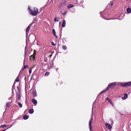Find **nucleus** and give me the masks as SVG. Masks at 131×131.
<instances>
[{"mask_svg": "<svg viewBox=\"0 0 131 131\" xmlns=\"http://www.w3.org/2000/svg\"><path fill=\"white\" fill-rule=\"evenodd\" d=\"M29 117V116L27 115H25L23 117V119L24 120L27 119Z\"/></svg>", "mask_w": 131, "mask_h": 131, "instance_id": "obj_16", "label": "nucleus"}, {"mask_svg": "<svg viewBox=\"0 0 131 131\" xmlns=\"http://www.w3.org/2000/svg\"><path fill=\"white\" fill-rule=\"evenodd\" d=\"M27 46H26L25 47V56H26V54H27V52H26V47H27Z\"/></svg>", "mask_w": 131, "mask_h": 131, "instance_id": "obj_34", "label": "nucleus"}, {"mask_svg": "<svg viewBox=\"0 0 131 131\" xmlns=\"http://www.w3.org/2000/svg\"><path fill=\"white\" fill-rule=\"evenodd\" d=\"M110 120L111 122H113V119H112L111 118V119H110Z\"/></svg>", "mask_w": 131, "mask_h": 131, "instance_id": "obj_51", "label": "nucleus"}, {"mask_svg": "<svg viewBox=\"0 0 131 131\" xmlns=\"http://www.w3.org/2000/svg\"><path fill=\"white\" fill-rule=\"evenodd\" d=\"M32 96L34 97H36L37 96V92L36 90L34 89L32 91Z\"/></svg>", "mask_w": 131, "mask_h": 131, "instance_id": "obj_7", "label": "nucleus"}, {"mask_svg": "<svg viewBox=\"0 0 131 131\" xmlns=\"http://www.w3.org/2000/svg\"><path fill=\"white\" fill-rule=\"evenodd\" d=\"M60 39H61V36H62V35H61V32H60Z\"/></svg>", "mask_w": 131, "mask_h": 131, "instance_id": "obj_46", "label": "nucleus"}, {"mask_svg": "<svg viewBox=\"0 0 131 131\" xmlns=\"http://www.w3.org/2000/svg\"><path fill=\"white\" fill-rule=\"evenodd\" d=\"M116 82H114L111 83L109 84L108 86L107 87V88L108 90L110 88H112L114 87L116 85Z\"/></svg>", "mask_w": 131, "mask_h": 131, "instance_id": "obj_4", "label": "nucleus"}, {"mask_svg": "<svg viewBox=\"0 0 131 131\" xmlns=\"http://www.w3.org/2000/svg\"><path fill=\"white\" fill-rule=\"evenodd\" d=\"M119 113L122 115H123L121 113Z\"/></svg>", "mask_w": 131, "mask_h": 131, "instance_id": "obj_64", "label": "nucleus"}, {"mask_svg": "<svg viewBox=\"0 0 131 131\" xmlns=\"http://www.w3.org/2000/svg\"><path fill=\"white\" fill-rule=\"evenodd\" d=\"M67 11H65L64 12V13H62V14L63 15H66V14L67 13Z\"/></svg>", "mask_w": 131, "mask_h": 131, "instance_id": "obj_35", "label": "nucleus"}, {"mask_svg": "<svg viewBox=\"0 0 131 131\" xmlns=\"http://www.w3.org/2000/svg\"><path fill=\"white\" fill-rule=\"evenodd\" d=\"M113 5V3L112 2H111L110 4L109 5V6H112Z\"/></svg>", "mask_w": 131, "mask_h": 131, "instance_id": "obj_40", "label": "nucleus"}, {"mask_svg": "<svg viewBox=\"0 0 131 131\" xmlns=\"http://www.w3.org/2000/svg\"><path fill=\"white\" fill-rule=\"evenodd\" d=\"M81 6H82V7L83 8L84 7H83V5H82V6L81 5Z\"/></svg>", "mask_w": 131, "mask_h": 131, "instance_id": "obj_59", "label": "nucleus"}, {"mask_svg": "<svg viewBox=\"0 0 131 131\" xmlns=\"http://www.w3.org/2000/svg\"><path fill=\"white\" fill-rule=\"evenodd\" d=\"M50 73L49 72H47L45 74V76H48L49 74Z\"/></svg>", "mask_w": 131, "mask_h": 131, "instance_id": "obj_26", "label": "nucleus"}, {"mask_svg": "<svg viewBox=\"0 0 131 131\" xmlns=\"http://www.w3.org/2000/svg\"><path fill=\"white\" fill-rule=\"evenodd\" d=\"M32 69L31 68H29V72L30 74L31 73Z\"/></svg>", "mask_w": 131, "mask_h": 131, "instance_id": "obj_30", "label": "nucleus"}, {"mask_svg": "<svg viewBox=\"0 0 131 131\" xmlns=\"http://www.w3.org/2000/svg\"><path fill=\"white\" fill-rule=\"evenodd\" d=\"M26 110L25 111H24V113H25L26 112Z\"/></svg>", "mask_w": 131, "mask_h": 131, "instance_id": "obj_61", "label": "nucleus"}, {"mask_svg": "<svg viewBox=\"0 0 131 131\" xmlns=\"http://www.w3.org/2000/svg\"><path fill=\"white\" fill-rule=\"evenodd\" d=\"M47 62V60H46V59H45L44 60V61L43 62H45L46 63V62Z\"/></svg>", "mask_w": 131, "mask_h": 131, "instance_id": "obj_47", "label": "nucleus"}, {"mask_svg": "<svg viewBox=\"0 0 131 131\" xmlns=\"http://www.w3.org/2000/svg\"><path fill=\"white\" fill-rule=\"evenodd\" d=\"M62 48L63 50H66L67 49V47L66 45H64L62 46Z\"/></svg>", "mask_w": 131, "mask_h": 131, "instance_id": "obj_23", "label": "nucleus"}, {"mask_svg": "<svg viewBox=\"0 0 131 131\" xmlns=\"http://www.w3.org/2000/svg\"><path fill=\"white\" fill-rule=\"evenodd\" d=\"M11 97H9V98H8V100H11Z\"/></svg>", "mask_w": 131, "mask_h": 131, "instance_id": "obj_52", "label": "nucleus"}, {"mask_svg": "<svg viewBox=\"0 0 131 131\" xmlns=\"http://www.w3.org/2000/svg\"><path fill=\"white\" fill-rule=\"evenodd\" d=\"M66 3V2L65 1L61 2L59 4V6L60 7H61L66 5L67 4Z\"/></svg>", "mask_w": 131, "mask_h": 131, "instance_id": "obj_10", "label": "nucleus"}, {"mask_svg": "<svg viewBox=\"0 0 131 131\" xmlns=\"http://www.w3.org/2000/svg\"><path fill=\"white\" fill-rule=\"evenodd\" d=\"M96 101V100L95 101H94L93 102V104H94V103H95V102Z\"/></svg>", "mask_w": 131, "mask_h": 131, "instance_id": "obj_60", "label": "nucleus"}, {"mask_svg": "<svg viewBox=\"0 0 131 131\" xmlns=\"http://www.w3.org/2000/svg\"><path fill=\"white\" fill-rule=\"evenodd\" d=\"M128 97V94L126 93L124 94L123 96L122 97V99L123 100L126 99Z\"/></svg>", "mask_w": 131, "mask_h": 131, "instance_id": "obj_11", "label": "nucleus"}, {"mask_svg": "<svg viewBox=\"0 0 131 131\" xmlns=\"http://www.w3.org/2000/svg\"><path fill=\"white\" fill-rule=\"evenodd\" d=\"M61 24V22L60 21L59 22V25H60Z\"/></svg>", "mask_w": 131, "mask_h": 131, "instance_id": "obj_53", "label": "nucleus"}, {"mask_svg": "<svg viewBox=\"0 0 131 131\" xmlns=\"http://www.w3.org/2000/svg\"><path fill=\"white\" fill-rule=\"evenodd\" d=\"M17 89H18V90H19V87H18V86H17Z\"/></svg>", "mask_w": 131, "mask_h": 131, "instance_id": "obj_56", "label": "nucleus"}, {"mask_svg": "<svg viewBox=\"0 0 131 131\" xmlns=\"http://www.w3.org/2000/svg\"><path fill=\"white\" fill-rule=\"evenodd\" d=\"M74 7V5L72 4H70L68 5L67 6V8L68 9L70 8Z\"/></svg>", "mask_w": 131, "mask_h": 131, "instance_id": "obj_20", "label": "nucleus"}, {"mask_svg": "<svg viewBox=\"0 0 131 131\" xmlns=\"http://www.w3.org/2000/svg\"><path fill=\"white\" fill-rule=\"evenodd\" d=\"M113 106H114V105L113 104V103H111V104Z\"/></svg>", "mask_w": 131, "mask_h": 131, "instance_id": "obj_50", "label": "nucleus"}, {"mask_svg": "<svg viewBox=\"0 0 131 131\" xmlns=\"http://www.w3.org/2000/svg\"><path fill=\"white\" fill-rule=\"evenodd\" d=\"M106 100L108 101V102L110 104H111L112 103V101L111 100L109 99L108 97H107L106 99Z\"/></svg>", "mask_w": 131, "mask_h": 131, "instance_id": "obj_21", "label": "nucleus"}, {"mask_svg": "<svg viewBox=\"0 0 131 131\" xmlns=\"http://www.w3.org/2000/svg\"><path fill=\"white\" fill-rule=\"evenodd\" d=\"M30 35H31L32 36V38H33L34 39H35L34 40V41H35V35L33 34H32V35L30 34L29 35V36Z\"/></svg>", "mask_w": 131, "mask_h": 131, "instance_id": "obj_24", "label": "nucleus"}, {"mask_svg": "<svg viewBox=\"0 0 131 131\" xmlns=\"http://www.w3.org/2000/svg\"><path fill=\"white\" fill-rule=\"evenodd\" d=\"M8 129V128H7V129H4V130H1V131H6V130H7Z\"/></svg>", "mask_w": 131, "mask_h": 131, "instance_id": "obj_49", "label": "nucleus"}, {"mask_svg": "<svg viewBox=\"0 0 131 131\" xmlns=\"http://www.w3.org/2000/svg\"><path fill=\"white\" fill-rule=\"evenodd\" d=\"M122 15V14H120L119 15V17L117 19H119V20H120L122 19V17L121 18H120V17Z\"/></svg>", "mask_w": 131, "mask_h": 131, "instance_id": "obj_33", "label": "nucleus"}, {"mask_svg": "<svg viewBox=\"0 0 131 131\" xmlns=\"http://www.w3.org/2000/svg\"><path fill=\"white\" fill-rule=\"evenodd\" d=\"M31 101L34 104V106H36L37 105V101L35 99H32L31 100Z\"/></svg>", "mask_w": 131, "mask_h": 131, "instance_id": "obj_9", "label": "nucleus"}, {"mask_svg": "<svg viewBox=\"0 0 131 131\" xmlns=\"http://www.w3.org/2000/svg\"><path fill=\"white\" fill-rule=\"evenodd\" d=\"M25 66V67L26 68H29L28 66L27 65H26V66L24 65Z\"/></svg>", "mask_w": 131, "mask_h": 131, "instance_id": "obj_44", "label": "nucleus"}, {"mask_svg": "<svg viewBox=\"0 0 131 131\" xmlns=\"http://www.w3.org/2000/svg\"><path fill=\"white\" fill-rule=\"evenodd\" d=\"M105 125L106 128L109 129H111L112 128V126L108 123H105Z\"/></svg>", "mask_w": 131, "mask_h": 131, "instance_id": "obj_8", "label": "nucleus"}, {"mask_svg": "<svg viewBox=\"0 0 131 131\" xmlns=\"http://www.w3.org/2000/svg\"><path fill=\"white\" fill-rule=\"evenodd\" d=\"M126 11L127 13L129 14L131 13V9L128 6V7L126 9Z\"/></svg>", "mask_w": 131, "mask_h": 131, "instance_id": "obj_12", "label": "nucleus"}, {"mask_svg": "<svg viewBox=\"0 0 131 131\" xmlns=\"http://www.w3.org/2000/svg\"><path fill=\"white\" fill-rule=\"evenodd\" d=\"M118 84L123 87L130 86L131 85V82L129 81L124 83L119 82L118 83Z\"/></svg>", "mask_w": 131, "mask_h": 131, "instance_id": "obj_1", "label": "nucleus"}, {"mask_svg": "<svg viewBox=\"0 0 131 131\" xmlns=\"http://www.w3.org/2000/svg\"><path fill=\"white\" fill-rule=\"evenodd\" d=\"M25 69H26V68L25 67V66H24V67H23L21 70H20V72H22V71H23Z\"/></svg>", "mask_w": 131, "mask_h": 131, "instance_id": "obj_27", "label": "nucleus"}, {"mask_svg": "<svg viewBox=\"0 0 131 131\" xmlns=\"http://www.w3.org/2000/svg\"><path fill=\"white\" fill-rule=\"evenodd\" d=\"M17 104L19 106V107H22V104L21 103H20L19 102H17Z\"/></svg>", "mask_w": 131, "mask_h": 131, "instance_id": "obj_25", "label": "nucleus"}, {"mask_svg": "<svg viewBox=\"0 0 131 131\" xmlns=\"http://www.w3.org/2000/svg\"><path fill=\"white\" fill-rule=\"evenodd\" d=\"M28 33H29V32H26V43H27V37L28 36Z\"/></svg>", "mask_w": 131, "mask_h": 131, "instance_id": "obj_37", "label": "nucleus"}, {"mask_svg": "<svg viewBox=\"0 0 131 131\" xmlns=\"http://www.w3.org/2000/svg\"><path fill=\"white\" fill-rule=\"evenodd\" d=\"M31 27L29 25L28 26V27L26 29V32H29V30L30 28Z\"/></svg>", "mask_w": 131, "mask_h": 131, "instance_id": "obj_22", "label": "nucleus"}, {"mask_svg": "<svg viewBox=\"0 0 131 131\" xmlns=\"http://www.w3.org/2000/svg\"><path fill=\"white\" fill-rule=\"evenodd\" d=\"M99 95H100V94H99L98 95H97V98H96V99H97L98 97H99Z\"/></svg>", "mask_w": 131, "mask_h": 131, "instance_id": "obj_54", "label": "nucleus"}, {"mask_svg": "<svg viewBox=\"0 0 131 131\" xmlns=\"http://www.w3.org/2000/svg\"><path fill=\"white\" fill-rule=\"evenodd\" d=\"M92 118H91V119L89 120V129L90 131H92V126L91 125V124L92 122Z\"/></svg>", "mask_w": 131, "mask_h": 131, "instance_id": "obj_6", "label": "nucleus"}, {"mask_svg": "<svg viewBox=\"0 0 131 131\" xmlns=\"http://www.w3.org/2000/svg\"><path fill=\"white\" fill-rule=\"evenodd\" d=\"M51 43L52 44V45L53 46H55V44L53 42H51Z\"/></svg>", "mask_w": 131, "mask_h": 131, "instance_id": "obj_38", "label": "nucleus"}, {"mask_svg": "<svg viewBox=\"0 0 131 131\" xmlns=\"http://www.w3.org/2000/svg\"><path fill=\"white\" fill-rule=\"evenodd\" d=\"M34 53L33 54L29 57V59L30 60L34 61L35 58V55L36 54L37 51L35 50H34Z\"/></svg>", "mask_w": 131, "mask_h": 131, "instance_id": "obj_3", "label": "nucleus"}, {"mask_svg": "<svg viewBox=\"0 0 131 131\" xmlns=\"http://www.w3.org/2000/svg\"><path fill=\"white\" fill-rule=\"evenodd\" d=\"M52 31L53 34V33L55 34V33H56L55 30L54 29H52Z\"/></svg>", "mask_w": 131, "mask_h": 131, "instance_id": "obj_39", "label": "nucleus"}, {"mask_svg": "<svg viewBox=\"0 0 131 131\" xmlns=\"http://www.w3.org/2000/svg\"><path fill=\"white\" fill-rule=\"evenodd\" d=\"M34 27V26H32V28H33Z\"/></svg>", "mask_w": 131, "mask_h": 131, "instance_id": "obj_62", "label": "nucleus"}, {"mask_svg": "<svg viewBox=\"0 0 131 131\" xmlns=\"http://www.w3.org/2000/svg\"><path fill=\"white\" fill-rule=\"evenodd\" d=\"M28 9L29 10L30 12V10L31 9L29 6H28Z\"/></svg>", "mask_w": 131, "mask_h": 131, "instance_id": "obj_48", "label": "nucleus"}, {"mask_svg": "<svg viewBox=\"0 0 131 131\" xmlns=\"http://www.w3.org/2000/svg\"><path fill=\"white\" fill-rule=\"evenodd\" d=\"M58 69V68H57L56 69V71H57Z\"/></svg>", "mask_w": 131, "mask_h": 131, "instance_id": "obj_58", "label": "nucleus"}, {"mask_svg": "<svg viewBox=\"0 0 131 131\" xmlns=\"http://www.w3.org/2000/svg\"><path fill=\"white\" fill-rule=\"evenodd\" d=\"M17 99L19 100H20L21 99V97L20 95V93L19 92L17 93Z\"/></svg>", "mask_w": 131, "mask_h": 131, "instance_id": "obj_14", "label": "nucleus"}, {"mask_svg": "<svg viewBox=\"0 0 131 131\" xmlns=\"http://www.w3.org/2000/svg\"><path fill=\"white\" fill-rule=\"evenodd\" d=\"M66 22L64 20H63V22L62 24V27H64L66 26Z\"/></svg>", "mask_w": 131, "mask_h": 131, "instance_id": "obj_13", "label": "nucleus"}, {"mask_svg": "<svg viewBox=\"0 0 131 131\" xmlns=\"http://www.w3.org/2000/svg\"><path fill=\"white\" fill-rule=\"evenodd\" d=\"M13 124H11L10 125H9V126H10L8 128V129L10 128L11 127L13 126Z\"/></svg>", "mask_w": 131, "mask_h": 131, "instance_id": "obj_41", "label": "nucleus"}, {"mask_svg": "<svg viewBox=\"0 0 131 131\" xmlns=\"http://www.w3.org/2000/svg\"><path fill=\"white\" fill-rule=\"evenodd\" d=\"M19 75H18V76L17 77L15 80V82H18L19 81Z\"/></svg>", "mask_w": 131, "mask_h": 131, "instance_id": "obj_19", "label": "nucleus"}, {"mask_svg": "<svg viewBox=\"0 0 131 131\" xmlns=\"http://www.w3.org/2000/svg\"><path fill=\"white\" fill-rule=\"evenodd\" d=\"M13 89H12V93H13Z\"/></svg>", "mask_w": 131, "mask_h": 131, "instance_id": "obj_55", "label": "nucleus"}, {"mask_svg": "<svg viewBox=\"0 0 131 131\" xmlns=\"http://www.w3.org/2000/svg\"><path fill=\"white\" fill-rule=\"evenodd\" d=\"M65 40V38H63V39H62V41L63 43H65V41H64V40Z\"/></svg>", "mask_w": 131, "mask_h": 131, "instance_id": "obj_42", "label": "nucleus"}, {"mask_svg": "<svg viewBox=\"0 0 131 131\" xmlns=\"http://www.w3.org/2000/svg\"><path fill=\"white\" fill-rule=\"evenodd\" d=\"M15 83H16L15 82H14V83L13 84L12 86V89H13L14 88L15 90Z\"/></svg>", "mask_w": 131, "mask_h": 131, "instance_id": "obj_31", "label": "nucleus"}, {"mask_svg": "<svg viewBox=\"0 0 131 131\" xmlns=\"http://www.w3.org/2000/svg\"><path fill=\"white\" fill-rule=\"evenodd\" d=\"M34 21H32V22H31V24H29V26H30L31 27L33 25V24H34Z\"/></svg>", "mask_w": 131, "mask_h": 131, "instance_id": "obj_36", "label": "nucleus"}, {"mask_svg": "<svg viewBox=\"0 0 131 131\" xmlns=\"http://www.w3.org/2000/svg\"><path fill=\"white\" fill-rule=\"evenodd\" d=\"M84 2L83 0H81L80 1V4H82Z\"/></svg>", "mask_w": 131, "mask_h": 131, "instance_id": "obj_43", "label": "nucleus"}, {"mask_svg": "<svg viewBox=\"0 0 131 131\" xmlns=\"http://www.w3.org/2000/svg\"><path fill=\"white\" fill-rule=\"evenodd\" d=\"M105 9L103 11V12H100V13L101 15V17L102 18H103L105 19V20H110L109 19H105L104 18V17L105 16H108V14H107L106 13H105L104 12V11L105 10Z\"/></svg>", "mask_w": 131, "mask_h": 131, "instance_id": "obj_2", "label": "nucleus"}, {"mask_svg": "<svg viewBox=\"0 0 131 131\" xmlns=\"http://www.w3.org/2000/svg\"><path fill=\"white\" fill-rule=\"evenodd\" d=\"M7 126V125H2L1 126H0V127H1V128H2V127L4 128L5 127H6Z\"/></svg>", "mask_w": 131, "mask_h": 131, "instance_id": "obj_32", "label": "nucleus"}, {"mask_svg": "<svg viewBox=\"0 0 131 131\" xmlns=\"http://www.w3.org/2000/svg\"><path fill=\"white\" fill-rule=\"evenodd\" d=\"M108 90L107 88H106V89L105 90H103L101 92H100L99 93V94H100L103 93H104L106 92V91H107Z\"/></svg>", "mask_w": 131, "mask_h": 131, "instance_id": "obj_18", "label": "nucleus"}, {"mask_svg": "<svg viewBox=\"0 0 131 131\" xmlns=\"http://www.w3.org/2000/svg\"><path fill=\"white\" fill-rule=\"evenodd\" d=\"M53 35H54V36H55V37H56L57 38V36H56V33H55V34H54V33H53Z\"/></svg>", "mask_w": 131, "mask_h": 131, "instance_id": "obj_45", "label": "nucleus"}, {"mask_svg": "<svg viewBox=\"0 0 131 131\" xmlns=\"http://www.w3.org/2000/svg\"><path fill=\"white\" fill-rule=\"evenodd\" d=\"M47 63L46 62H43L42 63V66H45L47 65Z\"/></svg>", "mask_w": 131, "mask_h": 131, "instance_id": "obj_28", "label": "nucleus"}, {"mask_svg": "<svg viewBox=\"0 0 131 131\" xmlns=\"http://www.w3.org/2000/svg\"><path fill=\"white\" fill-rule=\"evenodd\" d=\"M12 101L10 102L9 103H7L5 105V106L6 108H7L8 107H10V104L12 103Z\"/></svg>", "mask_w": 131, "mask_h": 131, "instance_id": "obj_15", "label": "nucleus"}, {"mask_svg": "<svg viewBox=\"0 0 131 131\" xmlns=\"http://www.w3.org/2000/svg\"><path fill=\"white\" fill-rule=\"evenodd\" d=\"M113 123H114L113 122H112V124H111L112 125V124H113Z\"/></svg>", "mask_w": 131, "mask_h": 131, "instance_id": "obj_57", "label": "nucleus"}, {"mask_svg": "<svg viewBox=\"0 0 131 131\" xmlns=\"http://www.w3.org/2000/svg\"><path fill=\"white\" fill-rule=\"evenodd\" d=\"M15 123H14V122L12 124H13V125L14 124H15Z\"/></svg>", "mask_w": 131, "mask_h": 131, "instance_id": "obj_63", "label": "nucleus"}, {"mask_svg": "<svg viewBox=\"0 0 131 131\" xmlns=\"http://www.w3.org/2000/svg\"><path fill=\"white\" fill-rule=\"evenodd\" d=\"M57 17H56L55 18H54V21L55 22H56V21H59V19H57Z\"/></svg>", "mask_w": 131, "mask_h": 131, "instance_id": "obj_29", "label": "nucleus"}, {"mask_svg": "<svg viewBox=\"0 0 131 131\" xmlns=\"http://www.w3.org/2000/svg\"><path fill=\"white\" fill-rule=\"evenodd\" d=\"M38 10L37 8L36 10H34V11H33L31 10H30L29 14L32 16H35L37 15L38 13Z\"/></svg>", "mask_w": 131, "mask_h": 131, "instance_id": "obj_5", "label": "nucleus"}, {"mask_svg": "<svg viewBox=\"0 0 131 131\" xmlns=\"http://www.w3.org/2000/svg\"><path fill=\"white\" fill-rule=\"evenodd\" d=\"M34 110L33 109H30L29 110V112L31 114H32L34 112Z\"/></svg>", "mask_w": 131, "mask_h": 131, "instance_id": "obj_17", "label": "nucleus"}]
</instances>
